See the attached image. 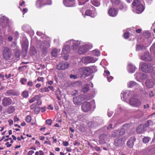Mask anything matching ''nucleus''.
<instances>
[{
  "mask_svg": "<svg viewBox=\"0 0 155 155\" xmlns=\"http://www.w3.org/2000/svg\"><path fill=\"white\" fill-rule=\"evenodd\" d=\"M143 4V2L139 0H134L132 4L136 9L137 13L140 14L143 12L145 8Z\"/></svg>",
  "mask_w": 155,
  "mask_h": 155,
  "instance_id": "nucleus-1",
  "label": "nucleus"
},
{
  "mask_svg": "<svg viewBox=\"0 0 155 155\" xmlns=\"http://www.w3.org/2000/svg\"><path fill=\"white\" fill-rule=\"evenodd\" d=\"M92 45L90 43H84L79 47L78 52L80 54H83L85 53L89 49L92 47Z\"/></svg>",
  "mask_w": 155,
  "mask_h": 155,
  "instance_id": "nucleus-2",
  "label": "nucleus"
},
{
  "mask_svg": "<svg viewBox=\"0 0 155 155\" xmlns=\"http://www.w3.org/2000/svg\"><path fill=\"white\" fill-rule=\"evenodd\" d=\"M2 55L4 59L8 60H10L12 55L10 49L7 47H4L2 49Z\"/></svg>",
  "mask_w": 155,
  "mask_h": 155,
  "instance_id": "nucleus-3",
  "label": "nucleus"
},
{
  "mask_svg": "<svg viewBox=\"0 0 155 155\" xmlns=\"http://www.w3.org/2000/svg\"><path fill=\"white\" fill-rule=\"evenodd\" d=\"M140 67L143 71L146 72H150L153 70V68L151 64L143 62L140 63Z\"/></svg>",
  "mask_w": 155,
  "mask_h": 155,
  "instance_id": "nucleus-4",
  "label": "nucleus"
},
{
  "mask_svg": "<svg viewBox=\"0 0 155 155\" xmlns=\"http://www.w3.org/2000/svg\"><path fill=\"white\" fill-rule=\"evenodd\" d=\"M129 104L134 107H139L141 105V101L135 97L131 98L129 101Z\"/></svg>",
  "mask_w": 155,
  "mask_h": 155,
  "instance_id": "nucleus-5",
  "label": "nucleus"
},
{
  "mask_svg": "<svg viewBox=\"0 0 155 155\" xmlns=\"http://www.w3.org/2000/svg\"><path fill=\"white\" fill-rule=\"evenodd\" d=\"M70 45L69 44H66V42L65 43L64 46L62 49V55L64 57V59L66 60L68 58V55L67 54L70 51Z\"/></svg>",
  "mask_w": 155,
  "mask_h": 155,
  "instance_id": "nucleus-6",
  "label": "nucleus"
},
{
  "mask_svg": "<svg viewBox=\"0 0 155 155\" xmlns=\"http://www.w3.org/2000/svg\"><path fill=\"white\" fill-rule=\"evenodd\" d=\"M98 60V58L90 56L85 57L81 59V61L85 64L94 63Z\"/></svg>",
  "mask_w": 155,
  "mask_h": 155,
  "instance_id": "nucleus-7",
  "label": "nucleus"
},
{
  "mask_svg": "<svg viewBox=\"0 0 155 155\" xmlns=\"http://www.w3.org/2000/svg\"><path fill=\"white\" fill-rule=\"evenodd\" d=\"M8 19L5 16H2L0 18V25L3 27H8V31H10V28L8 25Z\"/></svg>",
  "mask_w": 155,
  "mask_h": 155,
  "instance_id": "nucleus-8",
  "label": "nucleus"
},
{
  "mask_svg": "<svg viewBox=\"0 0 155 155\" xmlns=\"http://www.w3.org/2000/svg\"><path fill=\"white\" fill-rule=\"evenodd\" d=\"M86 98V96L83 95H81L78 97H74V103L76 105H81L82 101L84 100Z\"/></svg>",
  "mask_w": 155,
  "mask_h": 155,
  "instance_id": "nucleus-9",
  "label": "nucleus"
},
{
  "mask_svg": "<svg viewBox=\"0 0 155 155\" xmlns=\"http://www.w3.org/2000/svg\"><path fill=\"white\" fill-rule=\"evenodd\" d=\"M82 42L78 41H75L74 40H69L66 42V44H69L70 46L73 47V49H76L77 48L78 46L80 44H82Z\"/></svg>",
  "mask_w": 155,
  "mask_h": 155,
  "instance_id": "nucleus-10",
  "label": "nucleus"
},
{
  "mask_svg": "<svg viewBox=\"0 0 155 155\" xmlns=\"http://www.w3.org/2000/svg\"><path fill=\"white\" fill-rule=\"evenodd\" d=\"M124 141L121 136L116 138L114 142V144L116 147H120L124 143Z\"/></svg>",
  "mask_w": 155,
  "mask_h": 155,
  "instance_id": "nucleus-11",
  "label": "nucleus"
},
{
  "mask_svg": "<svg viewBox=\"0 0 155 155\" xmlns=\"http://www.w3.org/2000/svg\"><path fill=\"white\" fill-rule=\"evenodd\" d=\"M69 65V64L67 62H62L57 65L56 68L58 70L65 69L68 67Z\"/></svg>",
  "mask_w": 155,
  "mask_h": 155,
  "instance_id": "nucleus-12",
  "label": "nucleus"
},
{
  "mask_svg": "<svg viewBox=\"0 0 155 155\" xmlns=\"http://www.w3.org/2000/svg\"><path fill=\"white\" fill-rule=\"evenodd\" d=\"M21 42L23 50L26 52L28 50V40L27 38H25L21 40Z\"/></svg>",
  "mask_w": 155,
  "mask_h": 155,
  "instance_id": "nucleus-13",
  "label": "nucleus"
},
{
  "mask_svg": "<svg viewBox=\"0 0 155 155\" xmlns=\"http://www.w3.org/2000/svg\"><path fill=\"white\" fill-rule=\"evenodd\" d=\"M80 71L81 72L82 74L85 75L87 76L90 75L91 73L90 67H84L81 68Z\"/></svg>",
  "mask_w": 155,
  "mask_h": 155,
  "instance_id": "nucleus-14",
  "label": "nucleus"
},
{
  "mask_svg": "<svg viewBox=\"0 0 155 155\" xmlns=\"http://www.w3.org/2000/svg\"><path fill=\"white\" fill-rule=\"evenodd\" d=\"M91 106L89 102H85L82 105L81 108L84 112H87L89 111L91 109Z\"/></svg>",
  "mask_w": 155,
  "mask_h": 155,
  "instance_id": "nucleus-15",
  "label": "nucleus"
},
{
  "mask_svg": "<svg viewBox=\"0 0 155 155\" xmlns=\"http://www.w3.org/2000/svg\"><path fill=\"white\" fill-rule=\"evenodd\" d=\"M109 136L108 135H105L103 134L99 137V141L101 144H104L105 143L106 140L109 141L110 138H108Z\"/></svg>",
  "mask_w": 155,
  "mask_h": 155,
  "instance_id": "nucleus-16",
  "label": "nucleus"
},
{
  "mask_svg": "<svg viewBox=\"0 0 155 155\" xmlns=\"http://www.w3.org/2000/svg\"><path fill=\"white\" fill-rule=\"evenodd\" d=\"M142 60L144 61H150L152 60V58L148 52H146L141 57Z\"/></svg>",
  "mask_w": 155,
  "mask_h": 155,
  "instance_id": "nucleus-17",
  "label": "nucleus"
},
{
  "mask_svg": "<svg viewBox=\"0 0 155 155\" xmlns=\"http://www.w3.org/2000/svg\"><path fill=\"white\" fill-rule=\"evenodd\" d=\"M12 102V100L9 97H5L2 100V104L3 106H6L10 105Z\"/></svg>",
  "mask_w": 155,
  "mask_h": 155,
  "instance_id": "nucleus-18",
  "label": "nucleus"
},
{
  "mask_svg": "<svg viewBox=\"0 0 155 155\" xmlns=\"http://www.w3.org/2000/svg\"><path fill=\"white\" fill-rule=\"evenodd\" d=\"M108 13L110 16L114 17L117 16L118 11L114 8H111L108 10Z\"/></svg>",
  "mask_w": 155,
  "mask_h": 155,
  "instance_id": "nucleus-19",
  "label": "nucleus"
},
{
  "mask_svg": "<svg viewBox=\"0 0 155 155\" xmlns=\"http://www.w3.org/2000/svg\"><path fill=\"white\" fill-rule=\"evenodd\" d=\"M63 3L67 7H72L74 6L75 0H63Z\"/></svg>",
  "mask_w": 155,
  "mask_h": 155,
  "instance_id": "nucleus-20",
  "label": "nucleus"
},
{
  "mask_svg": "<svg viewBox=\"0 0 155 155\" xmlns=\"http://www.w3.org/2000/svg\"><path fill=\"white\" fill-rule=\"evenodd\" d=\"M125 132V130L124 129L122 128L120 130H115L112 134V135L113 137L121 135L123 134Z\"/></svg>",
  "mask_w": 155,
  "mask_h": 155,
  "instance_id": "nucleus-21",
  "label": "nucleus"
},
{
  "mask_svg": "<svg viewBox=\"0 0 155 155\" xmlns=\"http://www.w3.org/2000/svg\"><path fill=\"white\" fill-rule=\"evenodd\" d=\"M92 8H94V11L92 12L90 10H87L85 12V15L91 16L92 17H94L96 16L97 13L96 11H95V9L93 7Z\"/></svg>",
  "mask_w": 155,
  "mask_h": 155,
  "instance_id": "nucleus-22",
  "label": "nucleus"
},
{
  "mask_svg": "<svg viewBox=\"0 0 155 155\" xmlns=\"http://www.w3.org/2000/svg\"><path fill=\"white\" fill-rule=\"evenodd\" d=\"M135 140V139L134 137H131L127 142V145L128 147H132L134 145V142Z\"/></svg>",
  "mask_w": 155,
  "mask_h": 155,
  "instance_id": "nucleus-23",
  "label": "nucleus"
},
{
  "mask_svg": "<svg viewBox=\"0 0 155 155\" xmlns=\"http://www.w3.org/2000/svg\"><path fill=\"white\" fill-rule=\"evenodd\" d=\"M104 75L107 77L108 82H110L113 79V77L110 75L109 71L107 70H104Z\"/></svg>",
  "mask_w": 155,
  "mask_h": 155,
  "instance_id": "nucleus-24",
  "label": "nucleus"
},
{
  "mask_svg": "<svg viewBox=\"0 0 155 155\" xmlns=\"http://www.w3.org/2000/svg\"><path fill=\"white\" fill-rule=\"evenodd\" d=\"M146 87L148 88H151L154 84V82L151 79H147L145 82Z\"/></svg>",
  "mask_w": 155,
  "mask_h": 155,
  "instance_id": "nucleus-25",
  "label": "nucleus"
},
{
  "mask_svg": "<svg viewBox=\"0 0 155 155\" xmlns=\"http://www.w3.org/2000/svg\"><path fill=\"white\" fill-rule=\"evenodd\" d=\"M128 91H127L125 92H123L121 94V100L123 101H125L128 97V93H129Z\"/></svg>",
  "mask_w": 155,
  "mask_h": 155,
  "instance_id": "nucleus-26",
  "label": "nucleus"
},
{
  "mask_svg": "<svg viewBox=\"0 0 155 155\" xmlns=\"http://www.w3.org/2000/svg\"><path fill=\"white\" fill-rule=\"evenodd\" d=\"M127 69L128 71L131 73H133L135 69V67L131 64H129L127 67Z\"/></svg>",
  "mask_w": 155,
  "mask_h": 155,
  "instance_id": "nucleus-27",
  "label": "nucleus"
},
{
  "mask_svg": "<svg viewBox=\"0 0 155 155\" xmlns=\"http://www.w3.org/2000/svg\"><path fill=\"white\" fill-rule=\"evenodd\" d=\"M61 49H57L56 48H54L52 51L51 54L52 56L54 57H56L58 53L60 52Z\"/></svg>",
  "mask_w": 155,
  "mask_h": 155,
  "instance_id": "nucleus-28",
  "label": "nucleus"
},
{
  "mask_svg": "<svg viewBox=\"0 0 155 155\" xmlns=\"http://www.w3.org/2000/svg\"><path fill=\"white\" fill-rule=\"evenodd\" d=\"M146 127L144 125H141L139 126L137 129V131L138 133H142L145 130Z\"/></svg>",
  "mask_w": 155,
  "mask_h": 155,
  "instance_id": "nucleus-29",
  "label": "nucleus"
},
{
  "mask_svg": "<svg viewBox=\"0 0 155 155\" xmlns=\"http://www.w3.org/2000/svg\"><path fill=\"white\" fill-rule=\"evenodd\" d=\"M43 0H38L36 2V5L37 8H40L44 6Z\"/></svg>",
  "mask_w": 155,
  "mask_h": 155,
  "instance_id": "nucleus-30",
  "label": "nucleus"
},
{
  "mask_svg": "<svg viewBox=\"0 0 155 155\" xmlns=\"http://www.w3.org/2000/svg\"><path fill=\"white\" fill-rule=\"evenodd\" d=\"M81 82L80 81L72 83L71 84V87L77 88L81 86Z\"/></svg>",
  "mask_w": 155,
  "mask_h": 155,
  "instance_id": "nucleus-31",
  "label": "nucleus"
},
{
  "mask_svg": "<svg viewBox=\"0 0 155 155\" xmlns=\"http://www.w3.org/2000/svg\"><path fill=\"white\" fill-rule=\"evenodd\" d=\"M22 29L26 32H28L31 31L30 27L28 25H24L22 27Z\"/></svg>",
  "mask_w": 155,
  "mask_h": 155,
  "instance_id": "nucleus-32",
  "label": "nucleus"
},
{
  "mask_svg": "<svg viewBox=\"0 0 155 155\" xmlns=\"http://www.w3.org/2000/svg\"><path fill=\"white\" fill-rule=\"evenodd\" d=\"M15 110L14 107L10 106L8 107L7 110V112L8 114H10L13 113Z\"/></svg>",
  "mask_w": 155,
  "mask_h": 155,
  "instance_id": "nucleus-33",
  "label": "nucleus"
},
{
  "mask_svg": "<svg viewBox=\"0 0 155 155\" xmlns=\"http://www.w3.org/2000/svg\"><path fill=\"white\" fill-rule=\"evenodd\" d=\"M141 72L140 71L137 72L134 75L135 79L139 82H140V77L141 76Z\"/></svg>",
  "mask_w": 155,
  "mask_h": 155,
  "instance_id": "nucleus-34",
  "label": "nucleus"
},
{
  "mask_svg": "<svg viewBox=\"0 0 155 155\" xmlns=\"http://www.w3.org/2000/svg\"><path fill=\"white\" fill-rule=\"evenodd\" d=\"M92 4L95 6H98L100 5V3L97 0H91Z\"/></svg>",
  "mask_w": 155,
  "mask_h": 155,
  "instance_id": "nucleus-35",
  "label": "nucleus"
},
{
  "mask_svg": "<svg viewBox=\"0 0 155 155\" xmlns=\"http://www.w3.org/2000/svg\"><path fill=\"white\" fill-rule=\"evenodd\" d=\"M39 98V95H36L34 97L31 98L29 100V102L30 103H32L36 101H37V99Z\"/></svg>",
  "mask_w": 155,
  "mask_h": 155,
  "instance_id": "nucleus-36",
  "label": "nucleus"
},
{
  "mask_svg": "<svg viewBox=\"0 0 155 155\" xmlns=\"http://www.w3.org/2000/svg\"><path fill=\"white\" fill-rule=\"evenodd\" d=\"M21 95L24 97L26 98L28 97L29 96L28 91L26 90H25L22 92Z\"/></svg>",
  "mask_w": 155,
  "mask_h": 155,
  "instance_id": "nucleus-37",
  "label": "nucleus"
},
{
  "mask_svg": "<svg viewBox=\"0 0 155 155\" xmlns=\"http://www.w3.org/2000/svg\"><path fill=\"white\" fill-rule=\"evenodd\" d=\"M137 84L136 83L133 81H129L128 83V86L129 87H132Z\"/></svg>",
  "mask_w": 155,
  "mask_h": 155,
  "instance_id": "nucleus-38",
  "label": "nucleus"
},
{
  "mask_svg": "<svg viewBox=\"0 0 155 155\" xmlns=\"http://www.w3.org/2000/svg\"><path fill=\"white\" fill-rule=\"evenodd\" d=\"M44 6L46 5H51L52 4L51 0H43Z\"/></svg>",
  "mask_w": 155,
  "mask_h": 155,
  "instance_id": "nucleus-39",
  "label": "nucleus"
},
{
  "mask_svg": "<svg viewBox=\"0 0 155 155\" xmlns=\"http://www.w3.org/2000/svg\"><path fill=\"white\" fill-rule=\"evenodd\" d=\"M89 90V87L87 84L84 85L82 89V91L85 93L88 91Z\"/></svg>",
  "mask_w": 155,
  "mask_h": 155,
  "instance_id": "nucleus-40",
  "label": "nucleus"
},
{
  "mask_svg": "<svg viewBox=\"0 0 155 155\" xmlns=\"http://www.w3.org/2000/svg\"><path fill=\"white\" fill-rule=\"evenodd\" d=\"M93 54L96 56H98L100 54V52L98 49H95L92 51Z\"/></svg>",
  "mask_w": 155,
  "mask_h": 155,
  "instance_id": "nucleus-41",
  "label": "nucleus"
},
{
  "mask_svg": "<svg viewBox=\"0 0 155 155\" xmlns=\"http://www.w3.org/2000/svg\"><path fill=\"white\" fill-rule=\"evenodd\" d=\"M49 91V90L47 87H45L40 89V92L42 93H43L45 92H48Z\"/></svg>",
  "mask_w": 155,
  "mask_h": 155,
  "instance_id": "nucleus-42",
  "label": "nucleus"
},
{
  "mask_svg": "<svg viewBox=\"0 0 155 155\" xmlns=\"http://www.w3.org/2000/svg\"><path fill=\"white\" fill-rule=\"evenodd\" d=\"M150 50L151 52L153 53L155 55V43L150 48Z\"/></svg>",
  "mask_w": 155,
  "mask_h": 155,
  "instance_id": "nucleus-43",
  "label": "nucleus"
},
{
  "mask_svg": "<svg viewBox=\"0 0 155 155\" xmlns=\"http://www.w3.org/2000/svg\"><path fill=\"white\" fill-rule=\"evenodd\" d=\"M116 8H119L120 9H122L123 8V3L120 1V3H118V5L116 4L115 6Z\"/></svg>",
  "mask_w": 155,
  "mask_h": 155,
  "instance_id": "nucleus-44",
  "label": "nucleus"
},
{
  "mask_svg": "<svg viewBox=\"0 0 155 155\" xmlns=\"http://www.w3.org/2000/svg\"><path fill=\"white\" fill-rule=\"evenodd\" d=\"M61 94V92L60 90L58 89V91H56L55 92V94L57 98L59 100H60L61 99L60 97L59 96V94Z\"/></svg>",
  "mask_w": 155,
  "mask_h": 155,
  "instance_id": "nucleus-45",
  "label": "nucleus"
},
{
  "mask_svg": "<svg viewBox=\"0 0 155 155\" xmlns=\"http://www.w3.org/2000/svg\"><path fill=\"white\" fill-rule=\"evenodd\" d=\"M144 35L146 38L150 37L151 35V34L150 31H147L145 32L144 34Z\"/></svg>",
  "mask_w": 155,
  "mask_h": 155,
  "instance_id": "nucleus-46",
  "label": "nucleus"
},
{
  "mask_svg": "<svg viewBox=\"0 0 155 155\" xmlns=\"http://www.w3.org/2000/svg\"><path fill=\"white\" fill-rule=\"evenodd\" d=\"M90 67L92 73H93L97 71V68L95 66H91Z\"/></svg>",
  "mask_w": 155,
  "mask_h": 155,
  "instance_id": "nucleus-47",
  "label": "nucleus"
},
{
  "mask_svg": "<svg viewBox=\"0 0 155 155\" xmlns=\"http://www.w3.org/2000/svg\"><path fill=\"white\" fill-rule=\"evenodd\" d=\"M141 76L140 77V81L141 80H143L147 78V76L146 74H144L143 73H141Z\"/></svg>",
  "mask_w": 155,
  "mask_h": 155,
  "instance_id": "nucleus-48",
  "label": "nucleus"
},
{
  "mask_svg": "<svg viewBox=\"0 0 155 155\" xmlns=\"http://www.w3.org/2000/svg\"><path fill=\"white\" fill-rule=\"evenodd\" d=\"M144 48V47L143 45H137L136 47V50H142Z\"/></svg>",
  "mask_w": 155,
  "mask_h": 155,
  "instance_id": "nucleus-49",
  "label": "nucleus"
},
{
  "mask_svg": "<svg viewBox=\"0 0 155 155\" xmlns=\"http://www.w3.org/2000/svg\"><path fill=\"white\" fill-rule=\"evenodd\" d=\"M13 93V91L12 90H8L6 91V92L5 94V95L6 96H8L10 95H11Z\"/></svg>",
  "mask_w": 155,
  "mask_h": 155,
  "instance_id": "nucleus-50",
  "label": "nucleus"
},
{
  "mask_svg": "<svg viewBox=\"0 0 155 155\" xmlns=\"http://www.w3.org/2000/svg\"><path fill=\"white\" fill-rule=\"evenodd\" d=\"M152 124V120H148L147 123L145 124H144L145 126L146 127H147L149 126L150 125Z\"/></svg>",
  "mask_w": 155,
  "mask_h": 155,
  "instance_id": "nucleus-51",
  "label": "nucleus"
},
{
  "mask_svg": "<svg viewBox=\"0 0 155 155\" xmlns=\"http://www.w3.org/2000/svg\"><path fill=\"white\" fill-rule=\"evenodd\" d=\"M111 1L113 4L114 6H115L116 4L118 5V3H120L119 0H111Z\"/></svg>",
  "mask_w": 155,
  "mask_h": 155,
  "instance_id": "nucleus-52",
  "label": "nucleus"
},
{
  "mask_svg": "<svg viewBox=\"0 0 155 155\" xmlns=\"http://www.w3.org/2000/svg\"><path fill=\"white\" fill-rule=\"evenodd\" d=\"M149 138L147 137H144L143 139V142L145 143H147L149 142Z\"/></svg>",
  "mask_w": 155,
  "mask_h": 155,
  "instance_id": "nucleus-53",
  "label": "nucleus"
},
{
  "mask_svg": "<svg viewBox=\"0 0 155 155\" xmlns=\"http://www.w3.org/2000/svg\"><path fill=\"white\" fill-rule=\"evenodd\" d=\"M89 0H78L79 3L80 5L84 4L86 2L88 1Z\"/></svg>",
  "mask_w": 155,
  "mask_h": 155,
  "instance_id": "nucleus-54",
  "label": "nucleus"
},
{
  "mask_svg": "<svg viewBox=\"0 0 155 155\" xmlns=\"http://www.w3.org/2000/svg\"><path fill=\"white\" fill-rule=\"evenodd\" d=\"M27 79L25 78H21V79L20 82L22 84H25V83L27 81Z\"/></svg>",
  "mask_w": 155,
  "mask_h": 155,
  "instance_id": "nucleus-55",
  "label": "nucleus"
},
{
  "mask_svg": "<svg viewBox=\"0 0 155 155\" xmlns=\"http://www.w3.org/2000/svg\"><path fill=\"white\" fill-rule=\"evenodd\" d=\"M40 110V108L39 107H36L35 108V113L36 114H38Z\"/></svg>",
  "mask_w": 155,
  "mask_h": 155,
  "instance_id": "nucleus-56",
  "label": "nucleus"
},
{
  "mask_svg": "<svg viewBox=\"0 0 155 155\" xmlns=\"http://www.w3.org/2000/svg\"><path fill=\"white\" fill-rule=\"evenodd\" d=\"M26 120L27 122L29 123L31 120V117L29 115L27 116L26 117Z\"/></svg>",
  "mask_w": 155,
  "mask_h": 155,
  "instance_id": "nucleus-57",
  "label": "nucleus"
},
{
  "mask_svg": "<svg viewBox=\"0 0 155 155\" xmlns=\"http://www.w3.org/2000/svg\"><path fill=\"white\" fill-rule=\"evenodd\" d=\"M42 101L40 99V97L39 95V98L37 100V102L36 104H37L38 105H41V104Z\"/></svg>",
  "mask_w": 155,
  "mask_h": 155,
  "instance_id": "nucleus-58",
  "label": "nucleus"
},
{
  "mask_svg": "<svg viewBox=\"0 0 155 155\" xmlns=\"http://www.w3.org/2000/svg\"><path fill=\"white\" fill-rule=\"evenodd\" d=\"M129 33L128 32L124 33L123 35L124 37L126 39L127 38L129 37Z\"/></svg>",
  "mask_w": 155,
  "mask_h": 155,
  "instance_id": "nucleus-59",
  "label": "nucleus"
},
{
  "mask_svg": "<svg viewBox=\"0 0 155 155\" xmlns=\"http://www.w3.org/2000/svg\"><path fill=\"white\" fill-rule=\"evenodd\" d=\"M38 81L43 82L44 80V78L43 77H38L37 79Z\"/></svg>",
  "mask_w": 155,
  "mask_h": 155,
  "instance_id": "nucleus-60",
  "label": "nucleus"
},
{
  "mask_svg": "<svg viewBox=\"0 0 155 155\" xmlns=\"http://www.w3.org/2000/svg\"><path fill=\"white\" fill-rule=\"evenodd\" d=\"M46 123L48 125H51L52 123V121L51 119L47 120L46 121Z\"/></svg>",
  "mask_w": 155,
  "mask_h": 155,
  "instance_id": "nucleus-61",
  "label": "nucleus"
},
{
  "mask_svg": "<svg viewBox=\"0 0 155 155\" xmlns=\"http://www.w3.org/2000/svg\"><path fill=\"white\" fill-rule=\"evenodd\" d=\"M48 88V89H49L51 90L52 91H54V88L53 86H48L47 87Z\"/></svg>",
  "mask_w": 155,
  "mask_h": 155,
  "instance_id": "nucleus-62",
  "label": "nucleus"
},
{
  "mask_svg": "<svg viewBox=\"0 0 155 155\" xmlns=\"http://www.w3.org/2000/svg\"><path fill=\"white\" fill-rule=\"evenodd\" d=\"M36 106V103H35L34 104H32L30 106V108H31V109H33L34 108H35V107Z\"/></svg>",
  "mask_w": 155,
  "mask_h": 155,
  "instance_id": "nucleus-63",
  "label": "nucleus"
},
{
  "mask_svg": "<svg viewBox=\"0 0 155 155\" xmlns=\"http://www.w3.org/2000/svg\"><path fill=\"white\" fill-rule=\"evenodd\" d=\"M15 57L17 58H18L19 57L20 55L19 54V51H17L15 53Z\"/></svg>",
  "mask_w": 155,
  "mask_h": 155,
  "instance_id": "nucleus-64",
  "label": "nucleus"
}]
</instances>
